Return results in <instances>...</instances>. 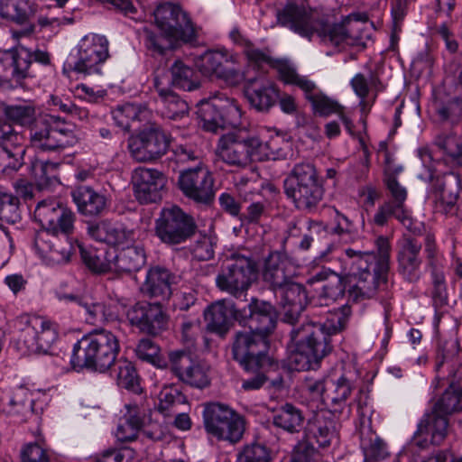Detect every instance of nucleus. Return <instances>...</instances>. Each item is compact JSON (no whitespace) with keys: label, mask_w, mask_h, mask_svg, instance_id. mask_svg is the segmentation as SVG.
<instances>
[{"label":"nucleus","mask_w":462,"mask_h":462,"mask_svg":"<svg viewBox=\"0 0 462 462\" xmlns=\"http://www.w3.org/2000/svg\"><path fill=\"white\" fill-rule=\"evenodd\" d=\"M198 116L206 131L216 133L230 127L222 134L216 147V155L226 164L245 168L256 160L254 133L246 127H239L242 112L237 102L226 97H215L201 101Z\"/></svg>","instance_id":"obj_1"},{"label":"nucleus","mask_w":462,"mask_h":462,"mask_svg":"<svg viewBox=\"0 0 462 462\" xmlns=\"http://www.w3.org/2000/svg\"><path fill=\"white\" fill-rule=\"evenodd\" d=\"M278 23L290 28L302 37L310 39L314 33L324 42L338 46L341 43L357 46L362 41V32L368 17L356 13L346 16L341 23L322 24L317 28L310 14L304 7L294 2H288L276 12Z\"/></svg>","instance_id":"obj_2"},{"label":"nucleus","mask_w":462,"mask_h":462,"mask_svg":"<svg viewBox=\"0 0 462 462\" xmlns=\"http://www.w3.org/2000/svg\"><path fill=\"white\" fill-rule=\"evenodd\" d=\"M376 252H360L348 248L346 255L350 276L357 279L354 291L365 297L388 296L392 245L388 237L380 236L375 242Z\"/></svg>","instance_id":"obj_3"},{"label":"nucleus","mask_w":462,"mask_h":462,"mask_svg":"<svg viewBox=\"0 0 462 462\" xmlns=\"http://www.w3.org/2000/svg\"><path fill=\"white\" fill-rule=\"evenodd\" d=\"M119 350L118 339L112 332L96 330L74 345L70 364L74 368L104 373L115 364Z\"/></svg>","instance_id":"obj_4"},{"label":"nucleus","mask_w":462,"mask_h":462,"mask_svg":"<svg viewBox=\"0 0 462 462\" xmlns=\"http://www.w3.org/2000/svg\"><path fill=\"white\" fill-rule=\"evenodd\" d=\"M286 196L302 211H314L324 196L322 179L314 164L296 163L283 182Z\"/></svg>","instance_id":"obj_5"},{"label":"nucleus","mask_w":462,"mask_h":462,"mask_svg":"<svg viewBox=\"0 0 462 462\" xmlns=\"http://www.w3.org/2000/svg\"><path fill=\"white\" fill-rule=\"evenodd\" d=\"M258 275V261L249 251L232 254L216 277L217 287L239 299L245 297Z\"/></svg>","instance_id":"obj_6"},{"label":"nucleus","mask_w":462,"mask_h":462,"mask_svg":"<svg viewBox=\"0 0 462 462\" xmlns=\"http://www.w3.org/2000/svg\"><path fill=\"white\" fill-rule=\"evenodd\" d=\"M268 339L250 330L236 331L232 343V355L246 372L278 369L279 363L267 354Z\"/></svg>","instance_id":"obj_7"},{"label":"nucleus","mask_w":462,"mask_h":462,"mask_svg":"<svg viewBox=\"0 0 462 462\" xmlns=\"http://www.w3.org/2000/svg\"><path fill=\"white\" fill-rule=\"evenodd\" d=\"M290 336L294 344V349L289 356V365L292 370H316L320 361L330 353L317 329L310 332V329L306 330L300 325L294 326Z\"/></svg>","instance_id":"obj_8"},{"label":"nucleus","mask_w":462,"mask_h":462,"mask_svg":"<svg viewBox=\"0 0 462 462\" xmlns=\"http://www.w3.org/2000/svg\"><path fill=\"white\" fill-rule=\"evenodd\" d=\"M19 331L17 348L23 355L48 354L57 339V332L42 317L22 315L14 321Z\"/></svg>","instance_id":"obj_9"},{"label":"nucleus","mask_w":462,"mask_h":462,"mask_svg":"<svg viewBox=\"0 0 462 462\" xmlns=\"http://www.w3.org/2000/svg\"><path fill=\"white\" fill-rule=\"evenodd\" d=\"M280 74L285 83L296 85L304 92L305 98L310 103L314 114L319 116L338 115L347 132L353 134L354 124L344 114L343 106L337 100L327 96L318 88L313 81L307 77L299 75L292 68L283 67L280 69Z\"/></svg>","instance_id":"obj_10"},{"label":"nucleus","mask_w":462,"mask_h":462,"mask_svg":"<svg viewBox=\"0 0 462 462\" xmlns=\"http://www.w3.org/2000/svg\"><path fill=\"white\" fill-rule=\"evenodd\" d=\"M197 230L194 217L178 206L162 208L155 220V235L162 243L170 246L186 243Z\"/></svg>","instance_id":"obj_11"},{"label":"nucleus","mask_w":462,"mask_h":462,"mask_svg":"<svg viewBox=\"0 0 462 462\" xmlns=\"http://www.w3.org/2000/svg\"><path fill=\"white\" fill-rule=\"evenodd\" d=\"M108 57V42L105 36L86 35L79 42L76 53H70L66 65L77 73L100 74L101 65Z\"/></svg>","instance_id":"obj_12"},{"label":"nucleus","mask_w":462,"mask_h":462,"mask_svg":"<svg viewBox=\"0 0 462 462\" xmlns=\"http://www.w3.org/2000/svg\"><path fill=\"white\" fill-rule=\"evenodd\" d=\"M347 262L348 258L345 262V270L346 271L345 275L338 274L330 269L322 268L308 278L307 282L310 285L315 282H323L319 293V300L325 301L323 305L328 306L329 301L333 302L343 298L346 288L349 298L354 301L373 298L361 296L357 291H354L357 279L350 276V265L346 263Z\"/></svg>","instance_id":"obj_13"},{"label":"nucleus","mask_w":462,"mask_h":462,"mask_svg":"<svg viewBox=\"0 0 462 462\" xmlns=\"http://www.w3.org/2000/svg\"><path fill=\"white\" fill-rule=\"evenodd\" d=\"M29 131L31 146L38 152H59L78 142L71 129L52 125L50 120L35 121Z\"/></svg>","instance_id":"obj_14"},{"label":"nucleus","mask_w":462,"mask_h":462,"mask_svg":"<svg viewBox=\"0 0 462 462\" xmlns=\"http://www.w3.org/2000/svg\"><path fill=\"white\" fill-rule=\"evenodd\" d=\"M33 62L48 65L50 63L49 53L41 50L32 51L23 46L0 52V67L3 72L5 77H9L15 82H21L28 77H32Z\"/></svg>","instance_id":"obj_15"},{"label":"nucleus","mask_w":462,"mask_h":462,"mask_svg":"<svg viewBox=\"0 0 462 462\" xmlns=\"http://www.w3.org/2000/svg\"><path fill=\"white\" fill-rule=\"evenodd\" d=\"M154 19L159 30L182 43L196 40L193 23L188 14L178 5L165 3L154 11Z\"/></svg>","instance_id":"obj_16"},{"label":"nucleus","mask_w":462,"mask_h":462,"mask_svg":"<svg viewBox=\"0 0 462 462\" xmlns=\"http://www.w3.org/2000/svg\"><path fill=\"white\" fill-rule=\"evenodd\" d=\"M310 314L319 318V319L316 321L306 320L300 325L306 330L310 328V332L314 331V329L319 330L322 335V341L327 344L328 350L331 352L330 337L346 328L351 314L350 307L343 305L338 309L328 310L323 308V302L314 303L310 306Z\"/></svg>","instance_id":"obj_17"},{"label":"nucleus","mask_w":462,"mask_h":462,"mask_svg":"<svg viewBox=\"0 0 462 462\" xmlns=\"http://www.w3.org/2000/svg\"><path fill=\"white\" fill-rule=\"evenodd\" d=\"M169 135L158 125H150L128 140V150L137 162L154 161L166 153Z\"/></svg>","instance_id":"obj_18"},{"label":"nucleus","mask_w":462,"mask_h":462,"mask_svg":"<svg viewBox=\"0 0 462 462\" xmlns=\"http://www.w3.org/2000/svg\"><path fill=\"white\" fill-rule=\"evenodd\" d=\"M236 319L248 330L268 339L276 328L277 313L270 302L253 298L246 307L236 311Z\"/></svg>","instance_id":"obj_19"},{"label":"nucleus","mask_w":462,"mask_h":462,"mask_svg":"<svg viewBox=\"0 0 462 462\" xmlns=\"http://www.w3.org/2000/svg\"><path fill=\"white\" fill-rule=\"evenodd\" d=\"M178 185L187 198L197 203L209 204L214 199V180L201 162L194 168L180 171Z\"/></svg>","instance_id":"obj_20"},{"label":"nucleus","mask_w":462,"mask_h":462,"mask_svg":"<svg viewBox=\"0 0 462 462\" xmlns=\"http://www.w3.org/2000/svg\"><path fill=\"white\" fill-rule=\"evenodd\" d=\"M129 323L140 332L158 336L168 328L169 317L159 303L139 301L126 311Z\"/></svg>","instance_id":"obj_21"},{"label":"nucleus","mask_w":462,"mask_h":462,"mask_svg":"<svg viewBox=\"0 0 462 462\" xmlns=\"http://www.w3.org/2000/svg\"><path fill=\"white\" fill-rule=\"evenodd\" d=\"M421 243L410 236H403L398 243L397 272L406 282H416L421 276Z\"/></svg>","instance_id":"obj_22"},{"label":"nucleus","mask_w":462,"mask_h":462,"mask_svg":"<svg viewBox=\"0 0 462 462\" xmlns=\"http://www.w3.org/2000/svg\"><path fill=\"white\" fill-rule=\"evenodd\" d=\"M448 417L431 411L423 415L414 432L411 445L424 449L430 445H440L448 435Z\"/></svg>","instance_id":"obj_23"},{"label":"nucleus","mask_w":462,"mask_h":462,"mask_svg":"<svg viewBox=\"0 0 462 462\" xmlns=\"http://www.w3.org/2000/svg\"><path fill=\"white\" fill-rule=\"evenodd\" d=\"M132 183L136 199L149 204L161 200L166 180L158 170L138 167L132 173Z\"/></svg>","instance_id":"obj_24"},{"label":"nucleus","mask_w":462,"mask_h":462,"mask_svg":"<svg viewBox=\"0 0 462 462\" xmlns=\"http://www.w3.org/2000/svg\"><path fill=\"white\" fill-rule=\"evenodd\" d=\"M356 389V378L352 371L341 367L328 374L326 401L330 403L333 412L341 413L343 409L348 406L347 401Z\"/></svg>","instance_id":"obj_25"},{"label":"nucleus","mask_w":462,"mask_h":462,"mask_svg":"<svg viewBox=\"0 0 462 462\" xmlns=\"http://www.w3.org/2000/svg\"><path fill=\"white\" fill-rule=\"evenodd\" d=\"M279 299L283 321L298 326L296 323L308 305V295L304 285L293 280L274 291Z\"/></svg>","instance_id":"obj_26"},{"label":"nucleus","mask_w":462,"mask_h":462,"mask_svg":"<svg viewBox=\"0 0 462 462\" xmlns=\"http://www.w3.org/2000/svg\"><path fill=\"white\" fill-rule=\"evenodd\" d=\"M303 437L318 448H326L338 439L337 422L330 413H316L308 420Z\"/></svg>","instance_id":"obj_27"},{"label":"nucleus","mask_w":462,"mask_h":462,"mask_svg":"<svg viewBox=\"0 0 462 462\" xmlns=\"http://www.w3.org/2000/svg\"><path fill=\"white\" fill-rule=\"evenodd\" d=\"M153 87L163 105L162 114L164 117L177 120L183 117L189 111L188 103L180 98L170 88L169 73L164 69H157L153 76Z\"/></svg>","instance_id":"obj_28"},{"label":"nucleus","mask_w":462,"mask_h":462,"mask_svg":"<svg viewBox=\"0 0 462 462\" xmlns=\"http://www.w3.org/2000/svg\"><path fill=\"white\" fill-rule=\"evenodd\" d=\"M229 61L234 62L233 56L226 51H208L195 59V66L204 76L236 81L241 76L227 67Z\"/></svg>","instance_id":"obj_29"},{"label":"nucleus","mask_w":462,"mask_h":462,"mask_svg":"<svg viewBox=\"0 0 462 462\" xmlns=\"http://www.w3.org/2000/svg\"><path fill=\"white\" fill-rule=\"evenodd\" d=\"M431 182L436 209L445 214L451 213L455 208L461 189L459 175L454 171H449L440 177H434Z\"/></svg>","instance_id":"obj_30"},{"label":"nucleus","mask_w":462,"mask_h":462,"mask_svg":"<svg viewBox=\"0 0 462 462\" xmlns=\"http://www.w3.org/2000/svg\"><path fill=\"white\" fill-rule=\"evenodd\" d=\"M77 241L75 245L68 239L62 242L57 236L41 232L36 236L34 245L44 259L53 264H60L69 261L71 254L78 249Z\"/></svg>","instance_id":"obj_31"},{"label":"nucleus","mask_w":462,"mask_h":462,"mask_svg":"<svg viewBox=\"0 0 462 462\" xmlns=\"http://www.w3.org/2000/svg\"><path fill=\"white\" fill-rule=\"evenodd\" d=\"M293 275V267L284 254L273 252L265 259L263 279L270 285L273 292L291 282Z\"/></svg>","instance_id":"obj_32"},{"label":"nucleus","mask_w":462,"mask_h":462,"mask_svg":"<svg viewBox=\"0 0 462 462\" xmlns=\"http://www.w3.org/2000/svg\"><path fill=\"white\" fill-rule=\"evenodd\" d=\"M71 196L79 213L86 217H98L107 208L108 199L106 195L90 186L78 187L71 192Z\"/></svg>","instance_id":"obj_33"},{"label":"nucleus","mask_w":462,"mask_h":462,"mask_svg":"<svg viewBox=\"0 0 462 462\" xmlns=\"http://www.w3.org/2000/svg\"><path fill=\"white\" fill-rule=\"evenodd\" d=\"M175 278L166 268L152 267L147 272L142 291L151 298L168 299L171 294V284L175 282Z\"/></svg>","instance_id":"obj_34"},{"label":"nucleus","mask_w":462,"mask_h":462,"mask_svg":"<svg viewBox=\"0 0 462 462\" xmlns=\"http://www.w3.org/2000/svg\"><path fill=\"white\" fill-rule=\"evenodd\" d=\"M145 261V251L140 244L124 246L116 254H112L114 271L118 273L137 272Z\"/></svg>","instance_id":"obj_35"},{"label":"nucleus","mask_w":462,"mask_h":462,"mask_svg":"<svg viewBox=\"0 0 462 462\" xmlns=\"http://www.w3.org/2000/svg\"><path fill=\"white\" fill-rule=\"evenodd\" d=\"M236 310H232L223 301L211 304L204 312L208 329L220 337H225L233 325Z\"/></svg>","instance_id":"obj_36"},{"label":"nucleus","mask_w":462,"mask_h":462,"mask_svg":"<svg viewBox=\"0 0 462 462\" xmlns=\"http://www.w3.org/2000/svg\"><path fill=\"white\" fill-rule=\"evenodd\" d=\"M273 424L282 430L294 434L303 428L305 416L296 405L286 402L273 411Z\"/></svg>","instance_id":"obj_37"},{"label":"nucleus","mask_w":462,"mask_h":462,"mask_svg":"<svg viewBox=\"0 0 462 462\" xmlns=\"http://www.w3.org/2000/svg\"><path fill=\"white\" fill-rule=\"evenodd\" d=\"M83 303V306L79 310V313L84 317L88 324L95 326L107 324L118 319L114 306L96 301L89 295Z\"/></svg>","instance_id":"obj_38"},{"label":"nucleus","mask_w":462,"mask_h":462,"mask_svg":"<svg viewBox=\"0 0 462 462\" xmlns=\"http://www.w3.org/2000/svg\"><path fill=\"white\" fill-rule=\"evenodd\" d=\"M254 80H249L245 90V97L250 105L257 111L267 112L278 98V89L269 82L255 87L253 84Z\"/></svg>","instance_id":"obj_39"},{"label":"nucleus","mask_w":462,"mask_h":462,"mask_svg":"<svg viewBox=\"0 0 462 462\" xmlns=\"http://www.w3.org/2000/svg\"><path fill=\"white\" fill-rule=\"evenodd\" d=\"M350 86L355 94L360 98L359 106L362 111H365L368 102L365 98L371 91L374 95V100L377 95L383 91L385 87L383 84L379 74L376 71H370L368 76L365 77L362 73L356 74L350 80Z\"/></svg>","instance_id":"obj_40"},{"label":"nucleus","mask_w":462,"mask_h":462,"mask_svg":"<svg viewBox=\"0 0 462 462\" xmlns=\"http://www.w3.org/2000/svg\"><path fill=\"white\" fill-rule=\"evenodd\" d=\"M392 217L402 223L409 231L414 234L420 232V228L414 223L410 210L397 208L387 201L378 208L374 215L373 223L378 226H383L387 225Z\"/></svg>","instance_id":"obj_41"},{"label":"nucleus","mask_w":462,"mask_h":462,"mask_svg":"<svg viewBox=\"0 0 462 462\" xmlns=\"http://www.w3.org/2000/svg\"><path fill=\"white\" fill-rule=\"evenodd\" d=\"M360 447L365 459L375 462L388 457L386 444L369 426H362L360 429Z\"/></svg>","instance_id":"obj_42"},{"label":"nucleus","mask_w":462,"mask_h":462,"mask_svg":"<svg viewBox=\"0 0 462 462\" xmlns=\"http://www.w3.org/2000/svg\"><path fill=\"white\" fill-rule=\"evenodd\" d=\"M33 13L32 0H0V16L6 21L23 24Z\"/></svg>","instance_id":"obj_43"},{"label":"nucleus","mask_w":462,"mask_h":462,"mask_svg":"<svg viewBox=\"0 0 462 462\" xmlns=\"http://www.w3.org/2000/svg\"><path fill=\"white\" fill-rule=\"evenodd\" d=\"M233 411L228 405L220 402L205 403L202 416L207 433L214 437Z\"/></svg>","instance_id":"obj_44"},{"label":"nucleus","mask_w":462,"mask_h":462,"mask_svg":"<svg viewBox=\"0 0 462 462\" xmlns=\"http://www.w3.org/2000/svg\"><path fill=\"white\" fill-rule=\"evenodd\" d=\"M245 430V418L234 410L214 437L235 445L242 440Z\"/></svg>","instance_id":"obj_45"},{"label":"nucleus","mask_w":462,"mask_h":462,"mask_svg":"<svg viewBox=\"0 0 462 462\" xmlns=\"http://www.w3.org/2000/svg\"><path fill=\"white\" fill-rule=\"evenodd\" d=\"M254 141L257 161L277 160L285 157V146L288 145V143L283 136L276 134L263 143L254 134Z\"/></svg>","instance_id":"obj_46"},{"label":"nucleus","mask_w":462,"mask_h":462,"mask_svg":"<svg viewBox=\"0 0 462 462\" xmlns=\"http://www.w3.org/2000/svg\"><path fill=\"white\" fill-rule=\"evenodd\" d=\"M170 88L191 91L199 87L193 69L180 60H176L171 67Z\"/></svg>","instance_id":"obj_47"},{"label":"nucleus","mask_w":462,"mask_h":462,"mask_svg":"<svg viewBox=\"0 0 462 462\" xmlns=\"http://www.w3.org/2000/svg\"><path fill=\"white\" fill-rule=\"evenodd\" d=\"M434 144L447 155L453 163L462 166V138L453 132L436 136Z\"/></svg>","instance_id":"obj_48"},{"label":"nucleus","mask_w":462,"mask_h":462,"mask_svg":"<svg viewBox=\"0 0 462 462\" xmlns=\"http://www.w3.org/2000/svg\"><path fill=\"white\" fill-rule=\"evenodd\" d=\"M187 397L175 385L164 386L159 393V411L165 416L177 412L180 405H187Z\"/></svg>","instance_id":"obj_49"},{"label":"nucleus","mask_w":462,"mask_h":462,"mask_svg":"<svg viewBox=\"0 0 462 462\" xmlns=\"http://www.w3.org/2000/svg\"><path fill=\"white\" fill-rule=\"evenodd\" d=\"M180 43L171 35H166L160 31V33L151 30H144V44L152 55H165L168 51L175 49Z\"/></svg>","instance_id":"obj_50"},{"label":"nucleus","mask_w":462,"mask_h":462,"mask_svg":"<svg viewBox=\"0 0 462 462\" xmlns=\"http://www.w3.org/2000/svg\"><path fill=\"white\" fill-rule=\"evenodd\" d=\"M460 347L457 338L449 337L440 341L436 355L435 369L439 371L445 365H448L450 371L456 367L457 361L459 359Z\"/></svg>","instance_id":"obj_51"},{"label":"nucleus","mask_w":462,"mask_h":462,"mask_svg":"<svg viewBox=\"0 0 462 462\" xmlns=\"http://www.w3.org/2000/svg\"><path fill=\"white\" fill-rule=\"evenodd\" d=\"M60 163L51 161L34 160L31 162V173L40 188H46L57 180Z\"/></svg>","instance_id":"obj_52"},{"label":"nucleus","mask_w":462,"mask_h":462,"mask_svg":"<svg viewBox=\"0 0 462 462\" xmlns=\"http://www.w3.org/2000/svg\"><path fill=\"white\" fill-rule=\"evenodd\" d=\"M65 206L56 199L40 201L34 210V218L47 231L58 220V215Z\"/></svg>","instance_id":"obj_53"},{"label":"nucleus","mask_w":462,"mask_h":462,"mask_svg":"<svg viewBox=\"0 0 462 462\" xmlns=\"http://www.w3.org/2000/svg\"><path fill=\"white\" fill-rule=\"evenodd\" d=\"M20 220L18 198L0 190V227L4 229V223L14 225Z\"/></svg>","instance_id":"obj_54"},{"label":"nucleus","mask_w":462,"mask_h":462,"mask_svg":"<svg viewBox=\"0 0 462 462\" xmlns=\"http://www.w3.org/2000/svg\"><path fill=\"white\" fill-rule=\"evenodd\" d=\"M271 449L257 441L245 445L236 455V462H271Z\"/></svg>","instance_id":"obj_55"},{"label":"nucleus","mask_w":462,"mask_h":462,"mask_svg":"<svg viewBox=\"0 0 462 462\" xmlns=\"http://www.w3.org/2000/svg\"><path fill=\"white\" fill-rule=\"evenodd\" d=\"M3 114L5 119L12 123L26 126H32L35 121V109L30 105L5 106Z\"/></svg>","instance_id":"obj_56"},{"label":"nucleus","mask_w":462,"mask_h":462,"mask_svg":"<svg viewBox=\"0 0 462 462\" xmlns=\"http://www.w3.org/2000/svg\"><path fill=\"white\" fill-rule=\"evenodd\" d=\"M436 114L442 123H448L452 125L462 120V97H455L446 102L437 105Z\"/></svg>","instance_id":"obj_57"},{"label":"nucleus","mask_w":462,"mask_h":462,"mask_svg":"<svg viewBox=\"0 0 462 462\" xmlns=\"http://www.w3.org/2000/svg\"><path fill=\"white\" fill-rule=\"evenodd\" d=\"M135 353L139 359L156 367L164 368L167 366L166 361L161 356L159 346L149 338H142L139 341Z\"/></svg>","instance_id":"obj_58"},{"label":"nucleus","mask_w":462,"mask_h":462,"mask_svg":"<svg viewBox=\"0 0 462 462\" xmlns=\"http://www.w3.org/2000/svg\"><path fill=\"white\" fill-rule=\"evenodd\" d=\"M461 399V391L454 389L451 385L434 404L432 411L448 417V415L462 409Z\"/></svg>","instance_id":"obj_59"},{"label":"nucleus","mask_w":462,"mask_h":462,"mask_svg":"<svg viewBox=\"0 0 462 462\" xmlns=\"http://www.w3.org/2000/svg\"><path fill=\"white\" fill-rule=\"evenodd\" d=\"M116 367L118 385L138 393L140 391L139 376L132 362L126 359H119L116 362Z\"/></svg>","instance_id":"obj_60"},{"label":"nucleus","mask_w":462,"mask_h":462,"mask_svg":"<svg viewBox=\"0 0 462 462\" xmlns=\"http://www.w3.org/2000/svg\"><path fill=\"white\" fill-rule=\"evenodd\" d=\"M77 248L80 254L83 263L93 272L104 273L114 270L112 263V254L106 253V261L102 260L96 253L86 250L82 244L77 241Z\"/></svg>","instance_id":"obj_61"},{"label":"nucleus","mask_w":462,"mask_h":462,"mask_svg":"<svg viewBox=\"0 0 462 462\" xmlns=\"http://www.w3.org/2000/svg\"><path fill=\"white\" fill-rule=\"evenodd\" d=\"M115 123L121 128L130 131L135 121H140L141 111L134 104H125L117 106L112 112Z\"/></svg>","instance_id":"obj_62"},{"label":"nucleus","mask_w":462,"mask_h":462,"mask_svg":"<svg viewBox=\"0 0 462 462\" xmlns=\"http://www.w3.org/2000/svg\"><path fill=\"white\" fill-rule=\"evenodd\" d=\"M301 390L312 400L328 403V401H326L328 393V374L320 378L306 376L301 383Z\"/></svg>","instance_id":"obj_63"},{"label":"nucleus","mask_w":462,"mask_h":462,"mask_svg":"<svg viewBox=\"0 0 462 462\" xmlns=\"http://www.w3.org/2000/svg\"><path fill=\"white\" fill-rule=\"evenodd\" d=\"M25 149L23 146L0 145V169L18 170L23 165Z\"/></svg>","instance_id":"obj_64"}]
</instances>
